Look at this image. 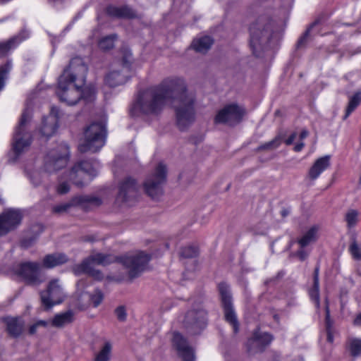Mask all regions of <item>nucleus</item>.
I'll return each mask as SVG.
<instances>
[{
	"mask_svg": "<svg viewBox=\"0 0 361 361\" xmlns=\"http://www.w3.org/2000/svg\"><path fill=\"white\" fill-rule=\"evenodd\" d=\"M178 102L175 114L176 125L185 130L195 119V97L188 92L185 80L178 77H169L160 83L138 92L132 111L139 110L145 115L157 116L168 102Z\"/></svg>",
	"mask_w": 361,
	"mask_h": 361,
	"instance_id": "f257e3e1",
	"label": "nucleus"
},
{
	"mask_svg": "<svg viewBox=\"0 0 361 361\" xmlns=\"http://www.w3.org/2000/svg\"><path fill=\"white\" fill-rule=\"evenodd\" d=\"M75 66L82 73L83 80H85L87 72V66L79 58L72 59L68 66L64 68L62 74L58 80L56 94L61 102L68 106L76 104L79 100L83 99L86 103L91 102L94 99V92L90 87H85L74 85L73 88L68 86L73 83L77 78V73Z\"/></svg>",
	"mask_w": 361,
	"mask_h": 361,
	"instance_id": "f03ea898",
	"label": "nucleus"
},
{
	"mask_svg": "<svg viewBox=\"0 0 361 361\" xmlns=\"http://www.w3.org/2000/svg\"><path fill=\"white\" fill-rule=\"evenodd\" d=\"M86 259L97 265L107 266L117 262L128 269V276L130 280L139 277L148 267L152 257L144 251H139L135 255L116 256L111 254L97 252Z\"/></svg>",
	"mask_w": 361,
	"mask_h": 361,
	"instance_id": "7ed1b4c3",
	"label": "nucleus"
},
{
	"mask_svg": "<svg viewBox=\"0 0 361 361\" xmlns=\"http://www.w3.org/2000/svg\"><path fill=\"white\" fill-rule=\"evenodd\" d=\"M274 27L272 18L267 15L260 16L250 25L249 45L256 58L264 57V53L271 48Z\"/></svg>",
	"mask_w": 361,
	"mask_h": 361,
	"instance_id": "20e7f679",
	"label": "nucleus"
},
{
	"mask_svg": "<svg viewBox=\"0 0 361 361\" xmlns=\"http://www.w3.org/2000/svg\"><path fill=\"white\" fill-rule=\"evenodd\" d=\"M106 128L102 122H92L84 130L85 140L78 146L81 153L91 151L97 152L104 145L106 137Z\"/></svg>",
	"mask_w": 361,
	"mask_h": 361,
	"instance_id": "39448f33",
	"label": "nucleus"
},
{
	"mask_svg": "<svg viewBox=\"0 0 361 361\" xmlns=\"http://www.w3.org/2000/svg\"><path fill=\"white\" fill-rule=\"evenodd\" d=\"M217 289L224 313V320L232 326L233 333L237 334L239 331L240 323L234 310L230 286L226 282L221 281L218 283Z\"/></svg>",
	"mask_w": 361,
	"mask_h": 361,
	"instance_id": "423d86ee",
	"label": "nucleus"
},
{
	"mask_svg": "<svg viewBox=\"0 0 361 361\" xmlns=\"http://www.w3.org/2000/svg\"><path fill=\"white\" fill-rule=\"evenodd\" d=\"M69 158V146L66 142H62L46 154L44 163V170L49 173L56 172L66 166Z\"/></svg>",
	"mask_w": 361,
	"mask_h": 361,
	"instance_id": "0eeeda50",
	"label": "nucleus"
},
{
	"mask_svg": "<svg viewBox=\"0 0 361 361\" xmlns=\"http://www.w3.org/2000/svg\"><path fill=\"white\" fill-rule=\"evenodd\" d=\"M167 169L163 163H159L154 172L143 183L145 194L154 200H158L164 193L163 185L166 182Z\"/></svg>",
	"mask_w": 361,
	"mask_h": 361,
	"instance_id": "6e6552de",
	"label": "nucleus"
},
{
	"mask_svg": "<svg viewBox=\"0 0 361 361\" xmlns=\"http://www.w3.org/2000/svg\"><path fill=\"white\" fill-rule=\"evenodd\" d=\"M29 119V112L25 109L20 116L13 137L12 149L16 157L20 156L24 149L28 147L32 143L31 136L25 130Z\"/></svg>",
	"mask_w": 361,
	"mask_h": 361,
	"instance_id": "1a4fd4ad",
	"label": "nucleus"
},
{
	"mask_svg": "<svg viewBox=\"0 0 361 361\" xmlns=\"http://www.w3.org/2000/svg\"><path fill=\"white\" fill-rule=\"evenodd\" d=\"M102 204V200L96 196L80 195L71 197L67 203L59 204L52 207V212L60 214L66 212L72 207H80L84 211L87 212L92 207H99Z\"/></svg>",
	"mask_w": 361,
	"mask_h": 361,
	"instance_id": "9d476101",
	"label": "nucleus"
},
{
	"mask_svg": "<svg viewBox=\"0 0 361 361\" xmlns=\"http://www.w3.org/2000/svg\"><path fill=\"white\" fill-rule=\"evenodd\" d=\"M245 114V109L240 107L237 104H229L216 113L214 118V123L215 124L233 126L239 123L243 120Z\"/></svg>",
	"mask_w": 361,
	"mask_h": 361,
	"instance_id": "9b49d317",
	"label": "nucleus"
},
{
	"mask_svg": "<svg viewBox=\"0 0 361 361\" xmlns=\"http://www.w3.org/2000/svg\"><path fill=\"white\" fill-rule=\"evenodd\" d=\"M23 214L19 209L8 208L0 214V237L16 230L21 224Z\"/></svg>",
	"mask_w": 361,
	"mask_h": 361,
	"instance_id": "f8f14e48",
	"label": "nucleus"
},
{
	"mask_svg": "<svg viewBox=\"0 0 361 361\" xmlns=\"http://www.w3.org/2000/svg\"><path fill=\"white\" fill-rule=\"evenodd\" d=\"M139 195V185L137 180L128 176L122 180L118 185L116 201L121 203L136 202Z\"/></svg>",
	"mask_w": 361,
	"mask_h": 361,
	"instance_id": "ddd939ff",
	"label": "nucleus"
},
{
	"mask_svg": "<svg viewBox=\"0 0 361 361\" xmlns=\"http://www.w3.org/2000/svg\"><path fill=\"white\" fill-rule=\"evenodd\" d=\"M40 298L42 305L46 310L63 302V291L56 280H51L49 283L47 290L41 291Z\"/></svg>",
	"mask_w": 361,
	"mask_h": 361,
	"instance_id": "4468645a",
	"label": "nucleus"
},
{
	"mask_svg": "<svg viewBox=\"0 0 361 361\" xmlns=\"http://www.w3.org/2000/svg\"><path fill=\"white\" fill-rule=\"evenodd\" d=\"M39 264L35 262H25L18 264L16 274L27 285H37L39 279Z\"/></svg>",
	"mask_w": 361,
	"mask_h": 361,
	"instance_id": "2eb2a0df",
	"label": "nucleus"
},
{
	"mask_svg": "<svg viewBox=\"0 0 361 361\" xmlns=\"http://www.w3.org/2000/svg\"><path fill=\"white\" fill-rule=\"evenodd\" d=\"M79 173H83L89 176H95L96 170L94 166V160H81L75 163L70 170V179L77 187L81 188L85 185L83 180L78 179L77 176Z\"/></svg>",
	"mask_w": 361,
	"mask_h": 361,
	"instance_id": "dca6fc26",
	"label": "nucleus"
},
{
	"mask_svg": "<svg viewBox=\"0 0 361 361\" xmlns=\"http://www.w3.org/2000/svg\"><path fill=\"white\" fill-rule=\"evenodd\" d=\"M173 348L183 361H195L194 350L188 344V340L180 333L176 331L172 338Z\"/></svg>",
	"mask_w": 361,
	"mask_h": 361,
	"instance_id": "f3484780",
	"label": "nucleus"
},
{
	"mask_svg": "<svg viewBox=\"0 0 361 361\" xmlns=\"http://www.w3.org/2000/svg\"><path fill=\"white\" fill-rule=\"evenodd\" d=\"M105 14L114 18L118 19H140L141 16L138 15L135 10L128 5L116 6L113 4H109L104 8Z\"/></svg>",
	"mask_w": 361,
	"mask_h": 361,
	"instance_id": "a211bd4d",
	"label": "nucleus"
},
{
	"mask_svg": "<svg viewBox=\"0 0 361 361\" xmlns=\"http://www.w3.org/2000/svg\"><path fill=\"white\" fill-rule=\"evenodd\" d=\"M274 340V336L268 332L260 331V327L257 326L252 332V336L248 338L247 342V349L249 353L252 352V344L257 343L258 349L260 353L265 350Z\"/></svg>",
	"mask_w": 361,
	"mask_h": 361,
	"instance_id": "6ab92c4d",
	"label": "nucleus"
},
{
	"mask_svg": "<svg viewBox=\"0 0 361 361\" xmlns=\"http://www.w3.org/2000/svg\"><path fill=\"white\" fill-rule=\"evenodd\" d=\"M185 322L192 329L202 330L207 325V312L202 308L189 310L185 315Z\"/></svg>",
	"mask_w": 361,
	"mask_h": 361,
	"instance_id": "aec40b11",
	"label": "nucleus"
},
{
	"mask_svg": "<svg viewBox=\"0 0 361 361\" xmlns=\"http://www.w3.org/2000/svg\"><path fill=\"white\" fill-rule=\"evenodd\" d=\"M25 39L23 33H18L6 41L0 42V59L8 56Z\"/></svg>",
	"mask_w": 361,
	"mask_h": 361,
	"instance_id": "412c9836",
	"label": "nucleus"
},
{
	"mask_svg": "<svg viewBox=\"0 0 361 361\" xmlns=\"http://www.w3.org/2000/svg\"><path fill=\"white\" fill-rule=\"evenodd\" d=\"M6 325V331L8 335L13 338L20 337L24 329V322L19 317H6L2 319Z\"/></svg>",
	"mask_w": 361,
	"mask_h": 361,
	"instance_id": "4be33fe9",
	"label": "nucleus"
},
{
	"mask_svg": "<svg viewBox=\"0 0 361 361\" xmlns=\"http://www.w3.org/2000/svg\"><path fill=\"white\" fill-rule=\"evenodd\" d=\"M94 263L87 259H84L82 262L75 267L76 274H85L94 280L102 281L104 279L103 273L92 267Z\"/></svg>",
	"mask_w": 361,
	"mask_h": 361,
	"instance_id": "5701e85b",
	"label": "nucleus"
},
{
	"mask_svg": "<svg viewBox=\"0 0 361 361\" xmlns=\"http://www.w3.org/2000/svg\"><path fill=\"white\" fill-rule=\"evenodd\" d=\"M329 155H325L318 158L310 167L308 176L311 180H315L330 166Z\"/></svg>",
	"mask_w": 361,
	"mask_h": 361,
	"instance_id": "b1692460",
	"label": "nucleus"
},
{
	"mask_svg": "<svg viewBox=\"0 0 361 361\" xmlns=\"http://www.w3.org/2000/svg\"><path fill=\"white\" fill-rule=\"evenodd\" d=\"M44 226L41 223H36L31 226L30 231L32 233L31 236L23 238L20 241V245L22 248L27 249L34 245L39 236L44 232Z\"/></svg>",
	"mask_w": 361,
	"mask_h": 361,
	"instance_id": "393cba45",
	"label": "nucleus"
},
{
	"mask_svg": "<svg viewBox=\"0 0 361 361\" xmlns=\"http://www.w3.org/2000/svg\"><path fill=\"white\" fill-rule=\"evenodd\" d=\"M311 300L314 303L317 309L320 307L319 297V265H317L313 272V285L309 291Z\"/></svg>",
	"mask_w": 361,
	"mask_h": 361,
	"instance_id": "a878e982",
	"label": "nucleus"
},
{
	"mask_svg": "<svg viewBox=\"0 0 361 361\" xmlns=\"http://www.w3.org/2000/svg\"><path fill=\"white\" fill-rule=\"evenodd\" d=\"M68 262V257L63 253L49 254L44 256L42 265L47 269H51L56 266L63 264Z\"/></svg>",
	"mask_w": 361,
	"mask_h": 361,
	"instance_id": "bb28decb",
	"label": "nucleus"
},
{
	"mask_svg": "<svg viewBox=\"0 0 361 361\" xmlns=\"http://www.w3.org/2000/svg\"><path fill=\"white\" fill-rule=\"evenodd\" d=\"M75 319V315L72 310H68L54 315L51 320V326L61 328L65 325L71 324Z\"/></svg>",
	"mask_w": 361,
	"mask_h": 361,
	"instance_id": "cd10ccee",
	"label": "nucleus"
},
{
	"mask_svg": "<svg viewBox=\"0 0 361 361\" xmlns=\"http://www.w3.org/2000/svg\"><path fill=\"white\" fill-rule=\"evenodd\" d=\"M214 43L213 39L208 36L204 35L200 38L194 39L191 44V47L197 52H206L212 47Z\"/></svg>",
	"mask_w": 361,
	"mask_h": 361,
	"instance_id": "c85d7f7f",
	"label": "nucleus"
},
{
	"mask_svg": "<svg viewBox=\"0 0 361 361\" xmlns=\"http://www.w3.org/2000/svg\"><path fill=\"white\" fill-rule=\"evenodd\" d=\"M59 124L56 123V120L50 121L47 118H42L39 133L42 136L49 138L56 133Z\"/></svg>",
	"mask_w": 361,
	"mask_h": 361,
	"instance_id": "c756f323",
	"label": "nucleus"
},
{
	"mask_svg": "<svg viewBox=\"0 0 361 361\" xmlns=\"http://www.w3.org/2000/svg\"><path fill=\"white\" fill-rule=\"evenodd\" d=\"M318 230L319 227L317 226H312L298 240V243L301 248L307 247L311 243L315 242L317 240Z\"/></svg>",
	"mask_w": 361,
	"mask_h": 361,
	"instance_id": "7c9ffc66",
	"label": "nucleus"
},
{
	"mask_svg": "<svg viewBox=\"0 0 361 361\" xmlns=\"http://www.w3.org/2000/svg\"><path fill=\"white\" fill-rule=\"evenodd\" d=\"M345 349L353 357L361 356V338L350 337L345 342Z\"/></svg>",
	"mask_w": 361,
	"mask_h": 361,
	"instance_id": "2f4dec72",
	"label": "nucleus"
},
{
	"mask_svg": "<svg viewBox=\"0 0 361 361\" xmlns=\"http://www.w3.org/2000/svg\"><path fill=\"white\" fill-rule=\"evenodd\" d=\"M124 80L121 72L114 71L109 73L104 78V82L110 87H115L124 83Z\"/></svg>",
	"mask_w": 361,
	"mask_h": 361,
	"instance_id": "473e14b6",
	"label": "nucleus"
},
{
	"mask_svg": "<svg viewBox=\"0 0 361 361\" xmlns=\"http://www.w3.org/2000/svg\"><path fill=\"white\" fill-rule=\"evenodd\" d=\"M118 38L116 34H111L102 37L98 42L99 48L104 51H109L114 47V44Z\"/></svg>",
	"mask_w": 361,
	"mask_h": 361,
	"instance_id": "72a5a7b5",
	"label": "nucleus"
},
{
	"mask_svg": "<svg viewBox=\"0 0 361 361\" xmlns=\"http://www.w3.org/2000/svg\"><path fill=\"white\" fill-rule=\"evenodd\" d=\"M199 247L197 245H190L180 248L179 257L182 259H193L199 255Z\"/></svg>",
	"mask_w": 361,
	"mask_h": 361,
	"instance_id": "f704fd0d",
	"label": "nucleus"
},
{
	"mask_svg": "<svg viewBox=\"0 0 361 361\" xmlns=\"http://www.w3.org/2000/svg\"><path fill=\"white\" fill-rule=\"evenodd\" d=\"M361 102V92H355L349 99L348 106L345 109L344 118H347L360 105Z\"/></svg>",
	"mask_w": 361,
	"mask_h": 361,
	"instance_id": "c9c22d12",
	"label": "nucleus"
},
{
	"mask_svg": "<svg viewBox=\"0 0 361 361\" xmlns=\"http://www.w3.org/2000/svg\"><path fill=\"white\" fill-rule=\"evenodd\" d=\"M320 23H321L320 19H316L314 22H312L307 27L306 30L300 37V38L298 39V40L297 42L296 47H297L298 49L302 47V46H304L306 44V42L307 41V39H308V37L310 36L311 30L313 29V27H314L316 25H319Z\"/></svg>",
	"mask_w": 361,
	"mask_h": 361,
	"instance_id": "e433bc0d",
	"label": "nucleus"
},
{
	"mask_svg": "<svg viewBox=\"0 0 361 361\" xmlns=\"http://www.w3.org/2000/svg\"><path fill=\"white\" fill-rule=\"evenodd\" d=\"M345 221L348 228L355 227L359 221V212L356 209L348 210L345 215Z\"/></svg>",
	"mask_w": 361,
	"mask_h": 361,
	"instance_id": "4c0bfd02",
	"label": "nucleus"
},
{
	"mask_svg": "<svg viewBox=\"0 0 361 361\" xmlns=\"http://www.w3.org/2000/svg\"><path fill=\"white\" fill-rule=\"evenodd\" d=\"M348 252L353 259L361 261V247L358 245L355 236L352 238L348 247Z\"/></svg>",
	"mask_w": 361,
	"mask_h": 361,
	"instance_id": "58836bf2",
	"label": "nucleus"
},
{
	"mask_svg": "<svg viewBox=\"0 0 361 361\" xmlns=\"http://www.w3.org/2000/svg\"><path fill=\"white\" fill-rule=\"evenodd\" d=\"M111 352V345L109 342H106L97 353L94 358V361H109Z\"/></svg>",
	"mask_w": 361,
	"mask_h": 361,
	"instance_id": "ea45409f",
	"label": "nucleus"
},
{
	"mask_svg": "<svg viewBox=\"0 0 361 361\" xmlns=\"http://www.w3.org/2000/svg\"><path fill=\"white\" fill-rule=\"evenodd\" d=\"M11 68V63L10 61H6V63L0 65V91L5 85V81Z\"/></svg>",
	"mask_w": 361,
	"mask_h": 361,
	"instance_id": "a19ab883",
	"label": "nucleus"
},
{
	"mask_svg": "<svg viewBox=\"0 0 361 361\" xmlns=\"http://www.w3.org/2000/svg\"><path fill=\"white\" fill-rule=\"evenodd\" d=\"M90 301L94 307H97L104 300V293L99 288H96L94 293L89 295Z\"/></svg>",
	"mask_w": 361,
	"mask_h": 361,
	"instance_id": "79ce46f5",
	"label": "nucleus"
},
{
	"mask_svg": "<svg viewBox=\"0 0 361 361\" xmlns=\"http://www.w3.org/2000/svg\"><path fill=\"white\" fill-rule=\"evenodd\" d=\"M122 54V65L125 67H129L132 63L133 54L128 47H123L121 49Z\"/></svg>",
	"mask_w": 361,
	"mask_h": 361,
	"instance_id": "37998d69",
	"label": "nucleus"
},
{
	"mask_svg": "<svg viewBox=\"0 0 361 361\" xmlns=\"http://www.w3.org/2000/svg\"><path fill=\"white\" fill-rule=\"evenodd\" d=\"M325 329L326 331L333 330V322L331 319L328 299L325 300Z\"/></svg>",
	"mask_w": 361,
	"mask_h": 361,
	"instance_id": "c03bdc74",
	"label": "nucleus"
},
{
	"mask_svg": "<svg viewBox=\"0 0 361 361\" xmlns=\"http://www.w3.org/2000/svg\"><path fill=\"white\" fill-rule=\"evenodd\" d=\"M281 145V140L278 137H275L274 140L265 142L264 144L260 145L258 149L259 150H265V149H271L274 148H277Z\"/></svg>",
	"mask_w": 361,
	"mask_h": 361,
	"instance_id": "a18cd8bd",
	"label": "nucleus"
},
{
	"mask_svg": "<svg viewBox=\"0 0 361 361\" xmlns=\"http://www.w3.org/2000/svg\"><path fill=\"white\" fill-rule=\"evenodd\" d=\"M43 118H47L50 121L56 120V123L59 124V118H60V109L57 106H51L49 115L47 116H44Z\"/></svg>",
	"mask_w": 361,
	"mask_h": 361,
	"instance_id": "49530a36",
	"label": "nucleus"
},
{
	"mask_svg": "<svg viewBox=\"0 0 361 361\" xmlns=\"http://www.w3.org/2000/svg\"><path fill=\"white\" fill-rule=\"evenodd\" d=\"M48 326V322L45 320H38L35 324H32L28 329V333L30 335H34L37 332V329L39 326L47 327Z\"/></svg>",
	"mask_w": 361,
	"mask_h": 361,
	"instance_id": "de8ad7c7",
	"label": "nucleus"
},
{
	"mask_svg": "<svg viewBox=\"0 0 361 361\" xmlns=\"http://www.w3.org/2000/svg\"><path fill=\"white\" fill-rule=\"evenodd\" d=\"M115 314L117 317V319L120 322H124L126 320L127 314H126V308L124 306L121 305V306H118L117 308H116Z\"/></svg>",
	"mask_w": 361,
	"mask_h": 361,
	"instance_id": "09e8293b",
	"label": "nucleus"
},
{
	"mask_svg": "<svg viewBox=\"0 0 361 361\" xmlns=\"http://www.w3.org/2000/svg\"><path fill=\"white\" fill-rule=\"evenodd\" d=\"M70 191V185L67 182L60 183L56 187V192L59 195H65Z\"/></svg>",
	"mask_w": 361,
	"mask_h": 361,
	"instance_id": "8fccbe9b",
	"label": "nucleus"
},
{
	"mask_svg": "<svg viewBox=\"0 0 361 361\" xmlns=\"http://www.w3.org/2000/svg\"><path fill=\"white\" fill-rule=\"evenodd\" d=\"M296 137V133H291L288 137L285 140V144L286 145H290L293 143L294 142V140L295 139Z\"/></svg>",
	"mask_w": 361,
	"mask_h": 361,
	"instance_id": "3c124183",
	"label": "nucleus"
},
{
	"mask_svg": "<svg viewBox=\"0 0 361 361\" xmlns=\"http://www.w3.org/2000/svg\"><path fill=\"white\" fill-rule=\"evenodd\" d=\"M326 341L330 343H333L334 341V331L329 330L326 331Z\"/></svg>",
	"mask_w": 361,
	"mask_h": 361,
	"instance_id": "603ef678",
	"label": "nucleus"
},
{
	"mask_svg": "<svg viewBox=\"0 0 361 361\" xmlns=\"http://www.w3.org/2000/svg\"><path fill=\"white\" fill-rule=\"evenodd\" d=\"M192 265V268L186 267L185 271L184 272V275H186L187 272H188V271H195L197 269V267H198L197 261V260L193 261V263Z\"/></svg>",
	"mask_w": 361,
	"mask_h": 361,
	"instance_id": "864d4df0",
	"label": "nucleus"
},
{
	"mask_svg": "<svg viewBox=\"0 0 361 361\" xmlns=\"http://www.w3.org/2000/svg\"><path fill=\"white\" fill-rule=\"evenodd\" d=\"M305 147V143L303 142H298L293 147V150L295 152H301L302 150V149L304 148Z\"/></svg>",
	"mask_w": 361,
	"mask_h": 361,
	"instance_id": "5fc2aeb1",
	"label": "nucleus"
},
{
	"mask_svg": "<svg viewBox=\"0 0 361 361\" xmlns=\"http://www.w3.org/2000/svg\"><path fill=\"white\" fill-rule=\"evenodd\" d=\"M297 256L301 261H303L307 257V253L303 250H300L297 252Z\"/></svg>",
	"mask_w": 361,
	"mask_h": 361,
	"instance_id": "6e6d98bb",
	"label": "nucleus"
},
{
	"mask_svg": "<svg viewBox=\"0 0 361 361\" xmlns=\"http://www.w3.org/2000/svg\"><path fill=\"white\" fill-rule=\"evenodd\" d=\"M308 135H309V131L307 129L304 128L301 130V132L299 134V139L300 140H302L305 139Z\"/></svg>",
	"mask_w": 361,
	"mask_h": 361,
	"instance_id": "4d7b16f0",
	"label": "nucleus"
},
{
	"mask_svg": "<svg viewBox=\"0 0 361 361\" xmlns=\"http://www.w3.org/2000/svg\"><path fill=\"white\" fill-rule=\"evenodd\" d=\"M355 326H361V312L358 313L353 320Z\"/></svg>",
	"mask_w": 361,
	"mask_h": 361,
	"instance_id": "13d9d810",
	"label": "nucleus"
},
{
	"mask_svg": "<svg viewBox=\"0 0 361 361\" xmlns=\"http://www.w3.org/2000/svg\"><path fill=\"white\" fill-rule=\"evenodd\" d=\"M90 303L87 302L86 304H82L80 305L79 302L75 305L76 307L81 311L85 310L89 307Z\"/></svg>",
	"mask_w": 361,
	"mask_h": 361,
	"instance_id": "bf43d9fd",
	"label": "nucleus"
},
{
	"mask_svg": "<svg viewBox=\"0 0 361 361\" xmlns=\"http://www.w3.org/2000/svg\"><path fill=\"white\" fill-rule=\"evenodd\" d=\"M281 214L282 216L285 217L289 214V211L286 209H282Z\"/></svg>",
	"mask_w": 361,
	"mask_h": 361,
	"instance_id": "052dcab7",
	"label": "nucleus"
},
{
	"mask_svg": "<svg viewBox=\"0 0 361 361\" xmlns=\"http://www.w3.org/2000/svg\"><path fill=\"white\" fill-rule=\"evenodd\" d=\"M78 286H81V287H84V286H85V279H80V280L78 282Z\"/></svg>",
	"mask_w": 361,
	"mask_h": 361,
	"instance_id": "680f3d73",
	"label": "nucleus"
},
{
	"mask_svg": "<svg viewBox=\"0 0 361 361\" xmlns=\"http://www.w3.org/2000/svg\"><path fill=\"white\" fill-rule=\"evenodd\" d=\"M66 97H67L68 99H72V98H73V95H71V94H66Z\"/></svg>",
	"mask_w": 361,
	"mask_h": 361,
	"instance_id": "e2e57ef3",
	"label": "nucleus"
},
{
	"mask_svg": "<svg viewBox=\"0 0 361 361\" xmlns=\"http://www.w3.org/2000/svg\"><path fill=\"white\" fill-rule=\"evenodd\" d=\"M274 361H280L278 358H274Z\"/></svg>",
	"mask_w": 361,
	"mask_h": 361,
	"instance_id": "0e129e2a",
	"label": "nucleus"
}]
</instances>
